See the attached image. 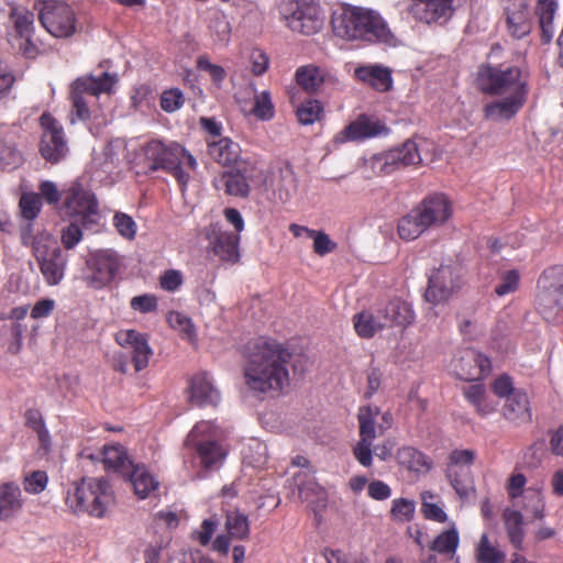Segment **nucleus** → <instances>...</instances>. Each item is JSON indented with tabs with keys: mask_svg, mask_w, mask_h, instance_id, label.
Here are the masks:
<instances>
[{
	"mask_svg": "<svg viewBox=\"0 0 563 563\" xmlns=\"http://www.w3.org/2000/svg\"><path fill=\"white\" fill-rule=\"evenodd\" d=\"M474 82L482 93L503 97L484 106V117L490 121L515 118L526 104L530 91L528 73L515 65L481 64Z\"/></svg>",
	"mask_w": 563,
	"mask_h": 563,
	"instance_id": "obj_1",
	"label": "nucleus"
},
{
	"mask_svg": "<svg viewBox=\"0 0 563 563\" xmlns=\"http://www.w3.org/2000/svg\"><path fill=\"white\" fill-rule=\"evenodd\" d=\"M291 352L273 339L256 338L243 349L245 385L254 394L278 395L289 386Z\"/></svg>",
	"mask_w": 563,
	"mask_h": 563,
	"instance_id": "obj_2",
	"label": "nucleus"
},
{
	"mask_svg": "<svg viewBox=\"0 0 563 563\" xmlns=\"http://www.w3.org/2000/svg\"><path fill=\"white\" fill-rule=\"evenodd\" d=\"M332 27L336 36L346 41L367 44H390L394 35L383 16L367 8L346 4L332 16Z\"/></svg>",
	"mask_w": 563,
	"mask_h": 563,
	"instance_id": "obj_3",
	"label": "nucleus"
},
{
	"mask_svg": "<svg viewBox=\"0 0 563 563\" xmlns=\"http://www.w3.org/2000/svg\"><path fill=\"white\" fill-rule=\"evenodd\" d=\"M142 153L146 175L163 170L176 179L181 190L190 180L189 172L198 166L194 155L177 142L165 143L153 139L142 146Z\"/></svg>",
	"mask_w": 563,
	"mask_h": 563,
	"instance_id": "obj_4",
	"label": "nucleus"
},
{
	"mask_svg": "<svg viewBox=\"0 0 563 563\" xmlns=\"http://www.w3.org/2000/svg\"><path fill=\"white\" fill-rule=\"evenodd\" d=\"M112 500L109 482L102 477H84L68 489L65 504L74 514L101 518Z\"/></svg>",
	"mask_w": 563,
	"mask_h": 563,
	"instance_id": "obj_5",
	"label": "nucleus"
},
{
	"mask_svg": "<svg viewBox=\"0 0 563 563\" xmlns=\"http://www.w3.org/2000/svg\"><path fill=\"white\" fill-rule=\"evenodd\" d=\"M536 310L550 323L563 321V265L544 268L537 280Z\"/></svg>",
	"mask_w": 563,
	"mask_h": 563,
	"instance_id": "obj_6",
	"label": "nucleus"
},
{
	"mask_svg": "<svg viewBox=\"0 0 563 563\" xmlns=\"http://www.w3.org/2000/svg\"><path fill=\"white\" fill-rule=\"evenodd\" d=\"M379 415L377 407L363 406L358 409V435L360 439L353 448V455L355 460L364 467H369L373 464V453L382 461L391 456L394 443L386 440L380 444L375 445L373 449V441L377 435L376 419ZM379 433L384 432L382 426L378 427Z\"/></svg>",
	"mask_w": 563,
	"mask_h": 563,
	"instance_id": "obj_7",
	"label": "nucleus"
},
{
	"mask_svg": "<svg viewBox=\"0 0 563 563\" xmlns=\"http://www.w3.org/2000/svg\"><path fill=\"white\" fill-rule=\"evenodd\" d=\"M279 13L291 31L302 35L317 34L324 24L319 0H283Z\"/></svg>",
	"mask_w": 563,
	"mask_h": 563,
	"instance_id": "obj_8",
	"label": "nucleus"
},
{
	"mask_svg": "<svg viewBox=\"0 0 563 563\" xmlns=\"http://www.w3.org/2000/svg\"><path fill=\"white\" fill-rule=\"evenodd\" d=\"M428 141L407 140L401 146L385 153L374 154L365 164L376 175H389L402 167L418 166L423 162L421 151Z\"/></svg>",
	"mask_w": 563,
	"mask_h": 563,
	"instance_id": "obj_9",
	"label": "nucleus"
},
{
	"mask_svg": "<svg viewBox=\"0 0 563 563\" xmlns=\"http://www.w3.org/2000/svg\"><path fill=\"white\" fill-rule=\"evenodd\" d=\"M188 443L192 445L195 457L205 470L219 467L227 456V451L217 439V430L209 421L196 423L188 435Z\"/></svg>",
	"mask_w": 563,
	"mask_h": 563,
	"instance_id": "obj_10",
	"label": "nucleus"
},
{
	"mask_svg": "<svg viewBox=\"0 0 563 563\" xmlns=\"http://www.w3.org/2000/svg\"><path fill=\"white\" fill-rule=\"evenodd\" d=\"M38 19L43 27L54 37L67 38L77 30V18L74 9L64 1L43 0L35 3Z\"/></svg>",
	"mask_w": 563,
	"mask_h": 563,
	"instance_id": "obj_11",
	"label": "nucleus"
},
{
	"mask_svg": "<svg viewBox=\"0 0 563 563\" xmlns=\"http://www.w3.org/2000/svg\"><path fill=\"white\" fill-rule=\"evenodd\" d=\"M33 256L46 285H59L65 277L68 254L60 249L57 241L53 239L47 244L37 243Z\"/></svg>",
	"mask_w": 563,
	"mask_h": 563,
	"instance_id": "obj_12",
	"label": "nucleus"
},
{
	"mask_svg": "<svg viewBox=\"0 0 563 563\" xmlns=\"http://www.w3.org/2000/svg\"><path fill=\"white\" fill-rule=\"evenodd\" d=\"M40 125L42 128L40 153L46 162L57 164L68 153L64 128L49 112H44L40 117Z\"/></svg>",
	"mask_w": 563,
	"mask_h": 563,
	"instance_id": "obj_13",
	"label": "nucleus"
},
{
	"mask_svg": "<svg viewBox=\"0 0 563 563\" xmlns=\"http://www.w3.org/2000/svg\"><path fill=\"white\" fill-rule=\"evenodd\" d=\"M90 275L86 278L89 287L101 289L111 284L122 268V258L111 249L91 253L87 262Z\"/></svg>",
	"mask_w": 563,
	"mask_h": 563,
	"instance_id": "obj_14",
	"label": "nucleus"
},
{
	"mask_svg": "<svg viewBox=\"0 0 563 563\" xmlns=\"http://www.w3.org/2000/svg\"><path fill=\"white\" fill-rule=\"evenodd\" d=\"M97 200L90 191L84 186L74 181L64 188V199L58 206V211L69 219L80 218L85 223L86 219L91 214H97Z\"/></svg>",
	"mask_w": 563,
	"mask_h": 563,
	"instance_id": "obj_15",
	"label": "nucleus"
},
{
	"mask_svg": "<svg viewBox=\"0 0 563 563\" xmlns=\"http://www.w3.org/2000/svg\"><path fill=\"white\" fill-rule=\"evenodd\" d=\"M205 238L208 241V251L223 264L234 265L239 263L240 235L222 230L219 223H211L205 229Z\"/></svg>",
	"mask_w": 563,
	"mask_h": 563,
	"instance_id": "obj_16",
	"label": "nucleus"
},
{
	"mask_svg": "<svg viewBox=\"0 0 563 563\" xmlns=\"http://www.w3.org/2000/svg\"><path fill=\"white\" fill-rule=\"evenodd\" d=\"M454 0H409L407 12L418 22L444 24L454 12Z\"/></svg>",
	"mask_w": 563,
	"mask_h": 563,
	"instance_id": "obj_17",
	"label": "nucleus"
},
{
	"mask_svg": "<svg viewBox=\"0 0 563 563\" xmlns=\"http://www.w3.org/2000/svg\"><path fill=\"white\" fill-rule=\"evenodd\" d=\"M256 167L252 164L238 165L236 168L223 172L214 179L217 190H223L225 195L236 198H247L251 192L250 181Z\"/></svg>",
	"mask_w": 563,
	"mask_h": 563,
	"instance_id": "obj_18",
	"label": "nucleus"
},
{
	"mask_svg": "<svg viewBox=\"0 0 563 563\" xmlns=\"http://www.w3.org/2000/svg\"><path fill=\"white\" fill-rule=\"evenodd\" d=\"M388 132V128L380 120L367 114H361L338 133L333 142L343 144L349 141H364L366 139L386 135Z\"/></svg>",
	"mask_w": 563,
	"mask_h": 563,
	"instance_id": "obj_19",
	"label": "nucleus"
},
{
	"mask_svg": "<svg viewBox=\"0 0 563 563\" xmlns=\"http://www.w3.org/2000/svg\"><path fill=\"white\" fill-rule=\"evenodd\" d=\"M456 377L461 380L473 382L482 379L492 368L487 356L473 349H466L452 363Z\"/></svg>",
	"mask_w": 563,
	"mask_h": 563,
	"instance_id": "obj_20",
	"label": "nucleus"
},
{
	"mask_svg": "<svg viewBox=\"0 0 563 563\" xmlns=\"http://www.w3.org/2000/svg\"><path fill=\"white\" fill-rule=\"evenodd\" d=\"M508 33L517 40L529 35L532 30V18L527 0H508L504 7Z\"/></svg>",
	"mask_w": 563,
	"mask_h": 563,
	"instance_id": "obj_21",
	"label": "nucleus"
},
{
	"mask_svg": "<svg viewBox=\"0 0 563 563\" xmlns=\"http://www.w3.org/2000/svg\"><path fill=\"white\" fill-rule=\"evenodd\" d=\"M115 342L122 347L132 350V362L135 372H141L147 367L153 351L145 334L132 329L120 330L115 334Z\"/></svg>",
	"mask_w": 563,
	"mask_h": 563,
	"instance_id": "obj_22",
	"label": "nucleus"
},
{
	"mask_svg": "<svg viewBox=\"0 0 563 563\" xmlns=\"http://www.w3.org/2000/svg\"><path fill=\"white\" fill-rule=\"evenodd\" d=\"M415 209L428 229L442 225L452 216V205L442 194L426 197Z\"/></svg>",
	"mask_w": 563,
	"mask_h": 563,
	"instance_id": "obj_23",
	"label": "nucleus"
},
{
	"mask_svg": "<svg viewBox=\"0 0 563 563\" xmlns=\"http://www.w3.org/2000/svg\"><path fill=\"white\" fill-rule=\"evenodd\" d=\"M189 394L190 402L199 407L217 406L220 401V394L207 373L196 374L190 379Z\"/></svg>",
	"mask_w": 563,
	"mask_h": 563,
	"instance_id": "obj_24",
	"label": "nucleus"
},
{
	"mask_svg": "<svg viewBox=\"0 0 563 563\" xmlns=\"http://www.w3.org/2000/svg\"><path fill=\"white\" fill-rule=\"evenodd\" d=\"M385 327L408 328L415 320V312L407 301L400 298L390 299L386 306L378 310Z\"/></svg>",
	"mask_w": 563,
	"mask_h": 563,
	"instance_id": "obj_25",
	"label": "nucleus"
},
{
	"mask_svg": "<svg viewBox=\"0 0 563 563\" xmlns=\"http://www.w3.org/2000/svg\"><path fill=\"white\" fill-rule=\"evenodd\" d=\"M453 290L452 268L450 266H441L429 277L424 297L432 303H439L446 300Z\"/></svg>",
	"mask_w": 563,
	"mask_h": 563,
	"instance_id": "obj_26",
	"label": "nucleus"
},
{
	"mask_svg": "<svg viewBox=\"0 0 563 563\" xmlns=\"http://www.w3.org/2000/svg\"><path fill=\"white\" fill-rule=\"evenodd\" d=\"M453 290L452 268L450 266H441L429 277L424 297L432 303H439L446 300Z\"/></svg>",
	"mask_w": 563,
	"mask_h": 563,
	"instance_id": "obj_27",
	"label": "nucleus"
},
{
	"mask_svg": "<svg viewBox=\"0 0 563 563\" xmlns=\"http://www.w3.org/2000/svg\"><path fill=\"white\" fill-rule=\"evenodd\" d=\"M503 413L506 420L516 426L531 422L532 412L527 393L523 389H517L509 396L504 405Z\"/></svg>",
	"mask_w": 563,
	"mask_h": 563,
	"instance_id": "obj_28",
	"label": "nucleus"
},
{
	"mask_svg": "<svg viewBox=\"0 0 563 563\" xmlns=\"http://www.w3.org/2000/svg\"><path fill=\"white\" fill-rule=\"evenodd\" d=\"M208 155L222 166H232L240 158L241 147L239 143L230 137H220L218 140H207Z\"/></svg>",
	"mask_w": 563,
	"mask_h": 563,
	"instance_id": "obj_29",
	"label": "nucleus"
},
{
	"mask_svg": "<svg viewBox=\"0 0 563 563\" xmlns=\"http://www.w3.org/2000/svg\"><path fill=\"white\" fill-rule=\"evenodd\" d=\"M295 77L297 85L308 93H317L323 84L332 79L327 69L313 64L298 67Z\"/></svg>",
	"mask_w": 563,
	"mask_h": 563,
	"instance_id": "obj_30",
	"label": "nucleus"
},
{
	"mask_svg": "<svg viewBox=\"0 0 563 563\" xmlns=\"http://www.w3.org/2000/svg\"><path fill=\"white\" fill-rule=\"evenodd\" d=\"M115 81L114 75L104 71L99 77L92 75L79 77L71 87L86 96L98 98L101 93H110Z\"/></svg>",
	"mask_w": 563,
	"mask_h": 563,
	"instance_id": "obj_31",
	"label": "nucleus"
},
{
	"mask_svg": "<svg viewBox=\"0 0 563 563\" xmlns=\"http://www.w3.org/2000/svg\"><path fill=\"white\" fill-rule=\"evenodd\" d=\"M24 505L20 486L14 482L0 484V520H8L16 515Z\"/></svg>",
	"mask_w": 563,
	"mask_h": 563,
	"instance_id": "obj_32",
	"label": "nucleus"
},
{
	"mask_svg": "<svg viewBox=\"0 0 563 563\" xmlns=\"http://www.w3.org/2000/svg\"><path fill=\"white\" fill-rule=\"evenodd\" d=\"M124 477H128L133 489L134 494L140 499H145L151 496V494L158 489L159 483L156 477L150 473L143 464H135L131 472L128 473Z\"/></svg>",
	"mask_w": 563,
	"mask_h": 563,
	"instance_id": "obj_33",
	"label": "nucleus"
},
{
	"mask_svg": "<svg viewBox=\"0 0 563 563\" xmlns=\"http://www.w3.org/2000/svg\"><path fill=\"white\" fill-rule=\"evenodd\" d=\"M556 10V0H536L534 13L541 30V40L544 44L550 43L554 37V16Z\"/></svg>",
	"mask_w": 563,
	"mask_h": 563,
	"instance_id": "obj_34",
	"label": "nucleus"
},
{
	"mask_svg": "<svg viewBox=\"0 0 563 563\" xmlns=\"http://www.w3.org/2000/svg\"><path fill=\"white\" fill-rule=\"evenodd\" d=\"M354 76L378 91H388L393 86L390 71L382 66H360L355 68Z\"/></svg>",
	"mask_w": 563,
	"mask_h": 563,
	"instance_id": "obj_35",
	"label": "nucleus"
},
{
	"mask_svg": "<svg viewBox=\"0 0 563 563\" xmlns=\"http://www.w3.org/2000/svg\"><path fill=\"white\" fill-rule=\"evenodd\" d=\"M103 464L106 468L113 470L122 476L128 475L135 465L129 457L125 449L120 444L104 446Z\"/></svg>",
	"mask_w": 563,
	"mask_h": 563,
	"instance_id": "obj_36",
	"label": "nucleus"
},
{
	"mask_svg": "<svg viewBox=\"0 0 563 563\" xmlns=\"http://www.w3.org/2000/svg\"><path fill=\"white\" fill-rule=\"evenodd\" d=\"M23 418L24 424L36 433L41 450L45 453L49 452L52 438L41 410L37 408H29L25 410Z\"/></svg>",
	"mask_w": 563,
	"mask_h": 563,
	"instance_id": "obj_37",
	"label": "nucleus"
},
{
	"mask_svg": "<svg viewBox=\"0 0 563 563\" xmlns=\"http://www.w3.org/2000/svg\"><path fill=\"white\" fill-rule=\"evenodd\" d=\"M505 529L509 542L516 550H522L525 530H523V517L520 511L507 508L503 514Z\"/></svg>",
	"mask_w": 563,
	"mask_h": 563,
	"instance_id": "obj_38",
	"label": "nucleus"
},
{
	"mask_svg": "<svg viewBox=\"0 0 563 563\" xmlns=\"http://www.w3.org/2000/svg\"><path fill=\"white\" fill-rule=\"evenodd\" d=\"M353 325L357 335L363 339H371L385 328L380 314L378 313L375 317L369 311H361L354 314Z\"/></svg>",
	"mask_w": 563,
	"mask_h": 563,
	"instance_id": "obj_39",
	"label": "nucleus"
},
{
	"mask_svg": "<svg viewBox=\"0 0 563 563\" xmlns=\"http://www.w3.org/2000/svg\"><path fill=\"white\" fill-rule=\"evenodd\" d=\"M426 230H428L424 222L413 208L408 214L404 216L398 221V235L401 240L412 241L419 238Z\"/></svg>",
	"mask_w": 563,
	"mask_h": 563,
	"instance_id": "obj_40",
	"label": "nucleus"
},
{
	"mask_svg": "<svg viewBox=\"0 0 563 563\" xmlns=\"http://www.w3.org/2000/svg\"><path fill=\"white\" fill-rule=\"evenodd\" d=\"M167 322L170 328L179 333L183 340L191 344L197 342L196 327L189 317L179 311H172L167 316Z\"/></svg>",
	"mask_w": 563,
	"mask_h": 563,
	"instance_id": "obj_41",
	"label": "nucleus"
},
{
	"mask_svg": "<svg viewBox=\"0 0 563 563\" xmlns=\"http://www.w3.org/2000/svg\"><path fill=\"white\" fill-rule=\"evenodd\" d=\"M299 497L302 501H307L314 511L318 508H324L328 501L325 489L312 481L299 486Z\"/></svg>",
	"mask_w": 563,
	"mask_h": 563,
	"instance_id": "obj_42",
	"label": "nucleus"
},
{
	"mask_svg": "<svg viewBox=\"0 0 563 563\" xmlns=\"http://www.w3.org/2000/svg\"><path fill=\"white\" fill-rule=\"evenodd\" d=\"M475 558L477 563H503L506 554L493 545L488 536L483 533L475 549Z\"/></svg>",
	"mask_w": 563,
	"mask_h": 563,
	"instance_id": "obj_43",
	"label": "nucleus"
},
{
	"mask_svg": "<svg viewBox=\"0 0 563 563\" xmlns=\"http://www.w3.org/2000/svg\"><path fill=\"white\" fill-rule=\"evenodd\" d=\"M463 393L479 416L485 417L494 411V407L485 401V387L483 384L470 385L464 388Z\"/></svg>",
	"mask_w": 563,
	"mask_h": 563,
	"instance_id": "obj_44",
	"label": "nucleus"
},
{
	"mask_svg": "<svg viewBox=\"0 0 563 563\" xmlns=\"http://www.w3.org/2000/svg\"><path fill=\"white\" fill-rule=\"evenodd\" d=\"M445 475L461 499H466L472 493H474L475 489L470 476V471L466 473H460L457 470L446 467Z\"/></svg>",
	"mask_w": 563,
	"mask_h": 563,
	"instance_id": "obj_45",
	"label": "nucleus"
},
{
	"mask_svg": "<svg viewBox=\"0 0 563 563\" xmlns=\"http://www.w3.org/2000/svg\"><path fill=\"white\" fill-rule=\"evenodd\" d=\"M460 538L455 528L441 532L430 544V550L440 554H453L459 547Z\"/></svg>",
	"mask_w": 563,
	"mask_h": 563,
	"instance_id": "obj_46",
	"label": "nucleus"
},
{
	"mask_svg": "<svg viewBox=\"0 0 563 563\" xmlns=\"http://www.w3.org/2000/svg\"><path fill=\"white\" fill-rule=\"evenodd\" d=\"M225 527L230 537L235 539H246L250 534V523L247 516L239 511H231L227 515Z\"/></svg>",
	"mask_w": 563,
	"mask_h": 563,
	"instance_id": "obj_47",
	"label": "nucleus"
},
{
	"mask_svg": "<svg viewBox=\"0 0 563 563\" xmlns=\"http://www.w3.org/2000/svg\"><path fill=\"white\" fill-rule=\"evenodd\" d=\"M23 163V155L13 143L0 141V170H13Z\"/></svg>",
	"mask_w": 563,
	"mask_h": 563,
	"instance_id": "obj_48",
	"label": "nucleus"
},
{
	"mask_svg": "<svg viewBox=\"0 0 563 563\" xmlns=\"http://www.w3.org/2000/svg\"><path fill=\"white\" fill-rule=\"evenodd\" d=\"M323 113V106L318 100H307L296 110V117L300 124L309 125L320 121Z\"/></svg>",
	"mask_w": 563,
	"mask_h": 563,
	"instance_id": "obj_49",
	"label": "nucleus"
},
{
	"mask_svg": "<svg viewBox=\"0 0 563 563\" xmlns=\"http://www.w3.org/2000/svg\"><path fill=\"white\" fill-rule=\"evenodd\" d=\"M521 275L518 269H509L499 274V282L495 286V294L498 297H504L509 294L516 292L520 286Z\"/></svg>",
	"mask_w": 563,
	"mask_h": 563,
	"instance_id": "obj_50",
	"label": "nucleus"
},
{
	"mask_svg": "<svg viewBox=\"0 0 563 563\" xmlns=\"http://www.w3.org/2000/svg\"><path fill=\"white\" fill-rule=\"evenodd\" d=\"M252 113L260 120H271L275 114V107L272 102L269 91L264 90L254 96Z\"/></svg>",
	"mask_w": 563,
	"mask_h": 563,
	"instance_id": "obj_51",
	"label": "nucleus"
},
{
	"mask_svg": "<svg viewBox=\"0 0 563 563\" xmlns=\"http://www.w3.org/2000/svg\"><path fill=\"white\" fill-rule=\"evenodd\" d=\"M22 484L25 493L38 495L46 489L48 475L45 471H32L24 475Z\"/></svg>",
	"mask_w": 563,
	"mask_h": 563,
	"instance_id": "obj_52",
	"label": "nucleus"
},
{
	"mask_svg": "<svg viewBox=\"0 0 563 563\" xmlns=\"http://www.w3.org/2000/svg\"><path fill=\"white\" fill-rule=\"evenodd\" d=\"M416 503L407 498H396L393 500L390 515L394 520L408 522L413 519Z\"/></svg>",
	"mask_w": 563,
	"mask_h": 563,
	"instance_id": "obj_53",
	"label": "nucleus"
},
{
	"mask_svg": "<svg viewBox=\"0 0 563 563\" xmlns=\"http://www.w3.org/2000/svg\"><path fill=\"white\" fill-rule=\"evenodd\" d=\"M433 497V494L430 492H423L421 494V512L427 520L443 523L448 520V515L441 506L428 501V498Z\"/></svg>",
	"mask_w": 563,
	"mask_h": 563,
	"instance_id": "obj_54",
	"label": "nucleus"
},
{
	"mask_svg": "<svg viewBox=\"0 0 563 563\" xmlns=\"http://www.w3.org/2000/svg\"><path fill=\"white\" fill-rule=\"evenodd\" d=\"M308 238L313 240V252L319 256H324L338 249V244L323 231H308Z\"/></svg>",
	"mask_w": 563,
	"mask_h": 563,
	"instance_id": "obj_55",
	"label": "nucleus"
},
{
	"mask_svg": "<svg viewBox=\"0 0 563 563\" xmlns=\"http://www.w3.org/2000/svg\"><path fill=\"white\" fill-rule=\"evenodd\" d=\"M399 459L402 464H407L408 468L419 471L421 467L429 468L427 456L415 448L407 446L399 451Z\"/></svg>",
	"mask_w": 563,
	"mask_h": 563,
	"instance_id": "obj_56",
	"label": "nucleus"
},
{
	"mask_svg": "<svg viewBox=\"0 0 563 563\" xmlns=\"http://www.w3.org/2000/svg\"><path fill=\"white\" fill-rule=\"evenodd\" d=\"M113 225L118 233L125 240H133L136 235V223L132 217L123 212L113 216Z\"/></svg>",
	"mask_w": 563,
	"mask_h": 563,
	"instance_id": "obj_57",
	"label": "nucleus"
},
{
	"mask_svg": "<svg viewBox=\"0 0 563 563\" xmlns=\"http://www.w3.org/2000/svg\"><path fill=\"white\" fill-rule=\"evenodd\" d=\"M20 238L21 243L24 246H30L32 249L33 255L35 254V247L37 246V243L47 244L48 241H52L54 239L49 233L46 232L34 235L32 223H27L21 229Z\"/></svg>",
	"mask_w": 563,
	"mask_h": 563,
	"instance_id": "obj_58",
	"label": "nucleus"
},
{
	"mask_svg": "<svg viewBox=\"0 0 563 563\" xmlns=\"http://www.w3.org/2000/svg\"><path fill=\"white\" fill-rule=\"evenodd\" d=\"M475 459L476 452L474 450L455 449L449 454L446 467H452V470L464 466L470 467L473 465Z\"/></svg>",
	"mask_w": 563,
	"mask_h": 563,
	"instance_id": "obj_59",
	"label": "nucleus"
},
{
	"mask_svg": "<svg viewBox=\"0 0 563 563\" xmlns=\"http://www.w3.org/2000/svg\"><path fill=\"white\" fill-rule=\"evenodd\" d=\"M22 216L27 220H34L42 208V200L37 194H25L20 199Z\"/></svg>",
	"mask_w": 563,
	"mask_h": 563,
	"instance_id": "obj_60",
	"label": "nucleus"
},
{
	"mask_svg": "<svg viewBox=\"0 0 563 563\" xmlns=\"http://www.w3.org/2000/svg\"><path fill=\"white\" fill-rule=\"evenodd\" d=\"M38 189L41 199L44 198L48 205H53L58 209V206L64 199V188L58 190L53 181L44 180L40 184Z\"/></svg>",
	"mask_w": 563,
	"mask_h": 563,
	"instance_id": "obj_61",
	"label": "nucleus"
},
{
	"mask_svg": "<svg viewBox=\"0 0 563 563\" xmlns=\"http://www.w3.org/2000/svg\"><path fill=\"white\" fill-rule=\"evenodd\" d=\"M197 68L208 73L212 81L218 85L221 84L227 76L225 69L220 65L212 64L206 55H201L197 58Z\"/></svg>",
	"mask_w": 563,
	"mask_h": 563,
	"instance_id": "obj_62",
	"label": "nucleus"
},
{
	"mask_svg": "<svg viewBox=\"0 0 563 563\" xmlns=\"http://www.w3.org/2000/svg\"><path fill=\"white\" fill-rule=\"evenodd\" d=\"M70 101L73 104V113L80 121L90 119V110L86 100V95L78 92L75 88L70 89Z\"/></svg>",
	"mask_w": 563,
	"mask_h": 563,
	"instance_id": "obj_63",
	"label": "nucleus"
},
{
	"mask_svg": "<svg viewBox=\"0 0 563 563\" xmlns=\"http://www.w3.org/2000/svg\"><path fill=\"white\" fill-rule=\"evenodd\" d=\"M184 95L179 89L165 90L161 96V108L166 112H174L184 104Z\"/></svg>",
	"mask_w": 563,
	"mask_h": 563,
	"instance_id": "obj_64",
	"label": "nucleus"
}]
</instances>
